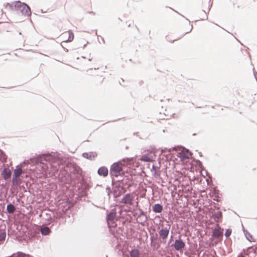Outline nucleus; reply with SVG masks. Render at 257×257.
I'll return each mask as SVG.
<instances>
[{"label":"nucleus","instance_id":"f257e3e1","mask_svg":"<svg viewBox=\"0 0 257 257\" xmlns=\"http://www.w3.org/2000/svg\"><path fill=\"white\" fill-rule=\"evenodd\" d=\"M38 158L40 159L39 162L40 165V167L41 168L42 170L45 171L46 170L48 167L46 164H45L43 161H46L47 162L49 163L52 165V167H55L54 165H52V164H57L59 165L61 163V160L59 157V156L57 154H45L40 155L38 157Z\"/></svg>","mask_w":257,"mask_h":257},{"label":"nucleus","instance_id":"f03ea898","mask_svg":"<svg viewBox=\"0 0 257 257\" xmlns=\"http://www.w3.org/2000/svg\"><path fill=\"white\" fill-rule=\"evenodd\" d=\"M15 10L18 13H21L22 15L29 16L31 14L30 7L25 3L16 2L14 6Z\"/></svg>","mask_w":257,"mask_h":257},{"label":"nucleus","instance_id":"7ed1b4c3","mask_svg":"<svg viewBox=\"0 0 257 257\" xmlns=\"http://www.w3.org/2000/svg\"><path fill=\"white\" fill-rule=\"evenodd\" d=\"M123 164L121 162L113 163L110 167V174L111 177H117L123 174L122 170Z\"/></svg>","mask_w":257,"mask_h":257},{"label":"nucleus","instance_id":"20e7f679","mask_svg":"<svg viewBox=\"0 0 257 257\" xmlns=\"http://www.w3.org/2000/svg\"><path fill=\"white\" fill-rule=\"evenodd\" d=\"M107 222L109 227H113L116 225L115 221H116V211L115 209H112L107 215Z\"/></svg>","mask_w":257,"mask_h":257},{"label":"nucleus","instance_id":"39448f33","mask_svg":"<svg viewBox=\"0 0 257 257\" xmlns=\"http://www.w3.org/2000/svg\"><path fill=\"white\" fill-rule=\"evenodd\" d=\"M134 197L133 195L129 193H127L123 196L120 202L121 203L125 204L132 205H133V201L134 200Z\"/></svg>","mask_w":257,"mask_h":257},{"label":"nucleus","instance_id":"423d86ee","mask_svg":"<svg viewBox=\"0 0 257 257\" xmlns=\"http://www.w3.org/2000/svg\"><path fill=\"white\" fill-rule=\"evenodd\" d=\"M223 229H221L217 225V227L213 230L212 236L219 240H221L223 237Z\"/></svg>","mask_w":257,"mask_h":257},{"label":"nucleus","instance_id":"0eeeda50","mask_svg":"<svg viewBox=\"0 0 257 257\" xmlns=\"http://www.w3.org/2000/svg\"><path fill=\"white\" fill-rule=\"evenodd\" d=\"M174 246L175 249L178 251H182L185 246V243L181 239H176L174 244L171 245Z\"/></svg>","mask_w":257,"mask_h":257},{"label":"nucleus","instance_id":"6e6552de","mask_svg":"<svg viewBox=\"0 0 257 257\" xmlns=\"http://www.w3.org/2000/svg\"><path fill=\"white\" fill-rule=\"evenodd\" d=\"M191 153L186 149H183L181 152H179L177 156L180 158L181 160H184L186 159L189 158L191 156Z\"/></svg>","mask_w":257,"mask_h":257},{"label":"nucleus","instance_id":"1a4fd4ad","mask_svg":"<svg viewBox=\"0 0 257 257\" xmlns=\"http://www.w3.org/2000/svg\"><path fill=\"white\" fill-rule=\"evenodd\" d=\"M170 231V227L162 228L159 232V235L161 238L165 240L167 238Z\"/></svg>","mask_w":257,"mask_h":257},{"label":"nucleus","instance_id":"9d476101","mask_svg":"<svg viewBox=\"0 0 257 257\" xmlns=\"http://www.w3.org/2000/svg\"><path fill=\"white\" fill-rule=\"evenodd\" d=\"M11 171L8 168H5L1 173L2 177L6 180L11 178Z\"/></svg>","mask_w":257,"mask_h":257},{"label":"nucleus","instance_id":"9b49d317","mask_svg":"<svg viewBox=\"0 0 257 257\" xmlns=\"http://www.w3.org/2000/svg\"><path fill=\"white\" fill-rule=\"evenodd\" d=\"M108 169L105 167H101L98 170V174L100 176L105 177L108 175Z\"/></svg>","mask_w":257,"mask_h":257},{"label":"nucleus","instance_id":"f8f14e48","mask_svg":"<svg viewBox=\"0 0 257 257\" xmlns=\"http://www.w3.org/2000/svg\"><path fill=\"white\" fill-rule=\"evenodd\" d=\"M63 37L68 36V39L65 42H71L74 39V35L71 31H68L63 34Z\"/></svg>","mask_w":257,"mask_h":257},{"label":"nucleus","instance_id":"ddd939ff","mask_svg":"<svg viewBox=\"0 0 257 257\" xmlns=\"http://www.w3.org/2000/svg\"><path fill=\"white\" fill-rule=\"evenodd\" d=\"M23 170L22 168L19 166H17L16 169L14 170L13 177H20L22 174Z\"/></svg>","mask_w":257,"mask_h":257},{"label":"nucleus","instance_id":"4468645a","mask_svg":"<svg viewBox=\"0 0 257 257\" xmlns=\"http://www.w3.org/2000/svg\"><path fill=\"white\" fill-rule=\"evenodd\" d=\"M130 257H141L140 251L137 249H132L130 252Z\"/></svg>","mask_w":257,"mask_h":257},{"label":"nucleus","instance_id":"2eb2a0df","mask_svg":"<svg viewBox=\"0 0 257 257\" xmlns=\"http://www.w3.org/2000/svg\"><path fill=\"white\" fill-rule=\"evenodd\" d=\"M163 210V207L159 204H156L153 206V211L156 213H161Z\"/></svg>","mask_w":257,"mask_h":257},{"label":"nucleus","instance_id":"dca6fc26","mask_svg":"<svg viewBox=\"0 0 257 257\" xmlns=\"http://www.w3.org/2000/svg\"><path fill=\"white\" fill-rule=\"evenodd\" d=\"M83 157L87 158L89 160H92L96 156V154L95 153H93L91 152L90 153H84L82 154Z\"/></svg>","mask_w":257,"mask_h":257},{"label":"nucleus","instance_id":"f3484780","mask_svg":"<svg viewBox=\"0 0 257 257\" xmlns=\"http://www.w3.org/2000/svg\"><path fill=\"white\" fill-rule=\"evenodd\" d=\"M212 216L216 221L218 222V220L222 217V212L220 211L217 210L213 213Z\"/></svg>","mask_w":257,"mask_h":257},{"label":"nucleus","instance_id":"a211bd4d","mask_svg":"<svg viewBox=\"0 0 257 257\" xmlns=\"http://www.w3.org/2000/svg\"><path fill=\"white\" fill-rule=\"evenodd\" d=\"M41 232L42 234H43L44 235H47L50 233V229L47 226L41 228Z\"/></svg>","mask_w":257,"mask_h":257},{"label":"nucleus","instance_id":"6ab92c4d","mask_svg":"<svg viewBox=\"0 0 257 257\" xmlns=\"http://www.w3.org/2000/svg\"><path fill=\"white\" fill-rule=\"evenodd\" d=\"M140 160H141L142 161H144V162H151L153 161V159L152 157H151L150 156H149V155H143L141 159H140Z\"/></svg>","mask_w":257,"mask_h":257},{"label":"nucleus","instance_id":"aec40b11","mask_svg":"<svg viewBox=\"0 0 257 257\" xmlns=\"http://www.w3.org/2000/svg\"><path fill=\"white\" fill-rule=\"evenodd\" d=\"M243 231L247 240H248L249 241H254V238L249 232L245 230H243Z\"/></svg>","mask_w":257,"mask_h":257},{"label":"nucleus","instance_id":"412c9836","mask_svg":"<svg viewBox=\"0 0 257 257\" xmlns=\"http://www.w3.org/2000/svg\"><path fill=\"white\" fill-rule=\"evenodd\" d=\"M15 207L12 204H9L7 206V210L9 213H13L15 211Z\"/></svg>","mask_w":257,"mask_h":257},{"label":"nucleus","instance_id":"4be33fe9","mask_svg":"<svg viewBox=\"0 0 257 257\" xmlns=\"http://www.w3.org/2000/svg\"><path fill=\"white\" fill-rule=\"evenodd\" d=\"M12 182H13V185H19L21 183L22 181H21V179L20 178V177H16L15 178V177H13V180H12Z\"/></svg>","mask_w":257,"mask_h":257},{"label":"nucleus","instance_id":"5701e85b","mask_svg":"<svg viewBox=\"0 0 257 257\" xmlns=\"http://www.w3.org/2000/svg\"><path fill=\"white\" fill-rule=\"evenodd\" d=\"M6 233L5 231H0V244L3 243L6 238Z\"/></svg>","mask_w":257,"mask_h":257},{"label":"nucleus","instance_id":"b1692460","mask_svg":"<svg viewBox=\"0 0 257 257\" xmlns=\"http://www.w3.org/2000/svg\"><path fill=\"white\" fill-rule=\"evenodd\" d=\"M231 233V230L230 229H226L225 233V236L226 238L228 237Z\"/></svg>","mask_w":257,"mask_h":257},{"label":"nucleus","instance_id":"393cba45","mask_svg":"<svg viewBox=\"0 0 257 257\" xmlns=\"http://www.w3.org/2000/svg\"><path fill=\"white\" fill-rule=\"evenodd\" d=\"M151 172L152 173V174L154 175L155 177H157L159 175V173L157 172L156 169L151 170Z\"/></svg>","mask_w":257,"mask_h":257},{"label":"nucleus","instance_id":"a878e982","mask_svg":"<svg viewBox=\"0 0 257 257\" xmlns=\"http://www.w3.org/2000/svg\"><path fill=\"white\" fill-rule=\"evenodd\" d=\"M237 257H245L243 256L242 254H240L237 256Z\"/></svg>","mask_w":257,"mask_h":257},{"label":"nucleus","instance_id":"bb28decb","mask_svg":"<svg viewBox=\"0 0 257 257\" xmlns=\"http://www.w3.org/2000/svg\"><path fill=\"white\" fill-rule=\"evenodd\" d=\"M256 75H257V73L254 72V77H255V78H256V79L257 80Z\"/></svg>","mask_w":257,"mask_h":257},{"label":"nucleus","instance_id":"cd10ccee","mask_svg":"<svg viewBox=\"0 0 257 257\" xmlns=\"http://www.w3.org/2000/svg\"><path fill=\"white\" fill-rule=\"evenodd\" d=\"M154 169H156L155 167V166H154V165H153V166H152V169L151 170H154Z\"/></svg>","mask_w":257,"mask_h":257},{"label":"nucleus","instance_id":"c85d7f7f","mask_svg":"<svg viewBox=\"0 0 257 257\" xmlns=\"http://www.w3.org/2000/svg\"><path fill=\"white\" fill-rule=\"evenodd\" d=\"M8 5H9L10 7H12V6L10 5L9 4H8Z\"/></svg>","mask_w":257,"mask_h":257}]
</instances>
